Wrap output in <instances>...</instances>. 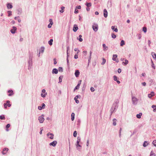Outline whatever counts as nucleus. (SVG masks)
<instances>
[{"label":"nucleus","mask_w":156,"mask_h":156,"mask_svg":"<svg viewBox=\"0 0 156 156\" xmlns=\"http://www.w3.org/2000/svg\"><path fill=\"white\" fill-rule=\"evenodd\" d=\"M32 57L31 55H30L29 56V60H28V69H31L32 66Z\"/></svg>","instance_id":"obj_2"},{"label":"nucleus","mask_w":156,"mask_h":156,"mask_svg":"<svg viewBox=\"0 0 156 156\" xmlns=\"http://www.w3.org/2000/svg\"><path fill=\"white\" fill-rule=\"evenodd\" d=\"M82 37V35H80L79 36V38L78 37H77V39L80 42H82L83 41L82 38H81Z\"/></svg>","instance_id":"obj_24"},{"label":"nucleus","mask_w":156,"mask_h":156,"mask_svg":"<svg viewBox=\"0 0 156 156\" xmlns=\"http://www.w3.org/2000/svg\"><path fill=\"white\" fill-rule=\"evenodd\" d=\"M53 41V40L52 39H50V40L48 41V43L50 45H51L52 44Z\"/></svg>","instance_id":"obj_30"},{"label":"nucleus","mask_w":156,"mask_h":156,"mask_svg":"<svg viewBox=\"0 0 156 156\" xmlns=\"http://www.w3.org/2000/svg\"><path fill=\"white\" fill-rule=\"evenodd\" d=\"M58 73V70L56 68H54L52 69V74H57Z\"/></svg>","instance_id":"obj_13"},{"label":"nucleus","mask_w":156,"mask_h":156,"mask_svg":"<svg viewBox=\"0 0 156 156\" xmlns=\"http://www.w3.org/2000/svg\"><path fill=\"white\" fill-rule=\"evenodd\" d=\"M8 13V16H10L12 15V11H8L7 12Z\"/></svg>","instance_id":"obj_38"},{"label":"nucleus","mask_w":156,"mask_h":156,"mask_svg":"<svg viewBox=\"0 0 156 156\" xmlns=\"http://www.w3.org/2000/svg\"><path fill=\"white\" fill-rule=\"evenodd\" d=\"M81 97V96L80 95H76L75 97L74 98V99H77L79 98H80Z\"/></svg>","instance_id":"obj_43"},{"label":"nucleus","mask_w":156,"mask_h":156,"mask_svg":"<svg viewBox=\"0 0 156 156\" xmlns=\"http://www.w3.org/2000/svg\"><path fill=\"white\" fill-rule=\"evenodd\" d=\"M58 70L59 72L63 71V68L62 67H59L58 68Z\"/></svg>","instance_id":"obj_44"},{"label":"nucleus","mask_w":156,"mask_h":156,"mask_svg":"<svg viewBox=\"0 0 156 156\" xmlns=\"http://www.w3.org/2000/svg\"><path fill=\"white\" fill-rule=\"evenodd\" d=\"M47 93H45L44 94H43V93H41V96L43 98H44L45 97L46 95H47Z\"/></svg>","instance_id":"obj_39"},{"label":"nucleus","mask_w":156,"mask_h":156,"mask_svg":"<svg viewBox=\"0 0 156 156\" xmlns=\"http://www.w3.org/2000/svg\"><path fill=\"white\" fill-rule=\"evenodd\" d=\"M49 22H50V25H52L53 24V22L52 21V20L51 19H50L49 20Z\"/></svg>","instance_id":"obj_52"},{"label":"nucleus","mask_w":156,"mask_h":156,"mask_svg":"<svg viewBox=\"0 0 156 156\" xmlns=\"http://www.w3.org/2000/svg\"><path fill=\"white\" fill-rule=\"evenodd\" d=\"M61 10H59V12L61 13H62L64 12V10L65 9V7L62 6L61 8Z\"/></svg>","instance_id":"obj_28"},{"label":"nucleus","mask_w":156,"mask_h":156,"mask_svg":"<svg viewBox=\"0 0 156 156\" xmlns=\"http://www.w3.org/2000/svg\"><path fill=\"white\" fill-rule=\"evenodd\" d=\"M132 99L133 102V104L134 105H136L137 103V102L138 101V99H137L135 97L132 96Z\"/></svg>","instance_id":"obj_3"},{"label":"nucleus","mask_w":156,"mask_h":156,"mask_svg":"<svg viewBox=\"0 0 156 156\" xmlns=\"http://www.w3.org/2000/svg\"><path fill=\"white\" fill-rule=\"evenodd\" d=\"M148 144V143L147 141H145L144 142L143 144V146L145 147H146Z\"/></svg>","instance_id":"obj_33"},{"label":"nucleus","mask_w":156,"mask_h":156,"mask_svg":"<svg viewBox=\"0 0 156 156\" xmlns=\"http://www.w3.org/2000/svg\"><path fill=\"white\" fill-rule=\"evenodd\" d=\"M90 90L91 92H94L95 90L94 88H93V87H91L90 88Z\"/></svg>","instance_id":"obj_54"},{"label":"nucleus","mask_w":156,"mask_h":156,"mask_svg":"<svg viewBox=\"0 0 156 156\" xmlns=\"http://www.w3.org/2000/svg\"><path fill=\"white\" fill-rule=\"evenodd\" d=\"M75 114L72 113L71 114V120L72 121L74 120V119Z\"/></svg>","instance_id":"obj_31"},{"label":"nucleus","mask_w":156,"mask_h":156,"mask_svg":"<svg viewBox=\"0 0 156 156\" xmlns=\"http://www.w3.org/2000/svg\"><path fill=\"white\" fill-rule=\"evenodd\" d=\"M12 28V29L10 30V32L12 34H14L15 33L16 31L17 30V28L15 26L13 27Z\"/></svg>","instance_id":"obj_7"},{"label":"nucleus","mask_w":156,"mask_h":156,"mask_svg":"<svg viewBox=\"0 0 156 156\" xmlns=\"http://www.w3.org/2000/svg\"><path fill=\"white\" fill-rule=\"evenodd\" d=\"M44 49V47H41V48L39 52L42 53H43Z\"/></svg>","instance_id":"obj_29"},{"label":"nucleus","mask_w":156,"mask_h":156,"mask_svg":"<svg viewBox=\"0 0 156 156\" xmlns=\"http://www.w3.org/2000/svg\"><path fill=\"white\" fill-rule=\"evenodd\" d=\"M77 134V133L76 131H74L73 133V136L74 137H76V136Z\"/></svg>","instance_id":"obj_42"},{"label":"nucleus","mask_w":156,"mask_h":156,"mask_svg":"<svg viewBox=\"0 0 156 156\" xmlns=\"http://www.w3.org/2000/svg\"><path fill=\"white\" fill-rule=\"evenodd\" d=\"M68 55H67V64L68 66H69V61L68 59Z\"/></svg>","instance_id":"obj_58"},{"label":"nucleus","mask_w":156,"mask_h":156,"mask_svg":"<svg viewBox=\"0 0 156 156\" xmlns=\"http://www.w3.org/2000/svg\"><path fill=\"white\" fill-rule=\"evenodd\" d=\"M54 60V65H55L56 64L57 62L56 61V59L55 58H54L53 59Z\"/></svg>","instance_id":"obj_57"},{"label":"nucleus","mask_w":156,"mask_h":156,"mask_svg":"<svg viewBox=\"0 0 156 156\" xmlns=\"http://www.w3.org/2000/svg\"><path fill=\"white\" fill-rule=\"evenodd\" d=\"M125 62H122V64H124V65H126L128 63V61L126 59L125 60Z\"/></svg>","instance_id":"obj_34"},{"label":"nucleus","mask_w":156,"mask_h":156,"mask_svg":"<svg viewBox=\"0 0 156 156\" xmlns=\"http://www.w3.org/2000/svg\"><path fill=\"white\" fill-rule=\"evenodd\" d=\"M38 108L39 110H41L42 109V108L41 107V106H38Z\"/></svg>","instance_id":"obj_61"},{"label":"nucleus","mask_w":156,"mask_h":156,"mask_svg":"<svg viewBox=\"0 0 156 156\" xmlns=\"http://www.w3.org/2000/svg\"><path fill=\"white\" fill-rule=\"evenodd\" d=\"M7 6L8 9H11L12 8V5L10 3H8L7 5Z\"/></svg>","instance_id":"obj_20"},{"label":"nucleus","mask_w":156,"mask_h":156,"mask_svg":"<svg viewBox=\"0 0 156 156\" xmlns=\"http://www.w3.org/2000/svg\"><path fill=\"white\" fill-rule=\"evenodd\" d=\"M104 16L105 18H106L108 16V12L106 9L104 10Z\"/></svg>","instance_id":"obj_12"},{"label":"nucleus","mask_w":156,"mask_h":156,"mask_svg":"<svg viewBox=\"0 0 156 156\" xmlns=\"http://www.w3.org/2000/svg\"><path fill=\"white\" fill-rule=\"evenodd\" d=\"M119 102H117L116 101L115 103H114L112 105V106L111 107L110 110L111 114L110 115V119L111 118L112 113L115 112V111L116 109V107L117 108L118 106L117 104Z\"/></svg>","instance_id":"obj_1"},{"label":"nucleus","mask_w":156,"mask_h":156,"mask_svg":"<svg viewBox=\"0 0 156 156\" xmlns=\"http://www.w3.org/2000/svg\"><path fill=\"white\" fill-rule=\"evenodd\" d=\"M112 29L114 31L116 32H117L118 31V30L117 28V27H116V28H115V26H112L111 27Z\"/></svg>","instance_id":"obj_15"},{"label":"nucleus","mask_w":156,"mask_h":156,"mask_svg":"<svg viewBox=\"0 0 156 156\" xmlns=\"http://www.w3.org/2000/svg\"><path fill=\"white\" fill-rule=\"evenodd\" d=\"M78 12H79L78 10H76V9L75 10V11H74V13H75V14H76V13H78Z\"/></svg>","instance_id":"obj_60"},{"label":"nucleus","mask_w":156,"mask_h":156,"mask_svg":"<svg viewBox=\"0 0 156 156\" xmlns=\"http://www.w3.org/2000/svg\"><path fill=\"white\" fill-rule=\"evenodd\" d=\"M151 55L154 58H156V54L155 53L152 52Z\"/></svg>","instance_id":"obj_35"},{"label":"nucleus","mask_w":156,"mask_h":156,"mask_svg":"<svg viewBox=\"0 0 156 156\" xmlns=\"http://www.w3.org/2000/svg\"><path fill=\"white\" fill-rule=\"evenodd\" d=\"M80 72L79 70H76L75 73V75L76 77H79L80 75Z\"/></svg>","instance_id":"obj_10"},{"label":"nucleus","mask_w":156,"mask_h":156,"mask_svg":"<svg viewBox=\"0 0 156 156\" xmlns=\"http://www.w3.org/2000/svg\"><path fill=\"white\" fill-rule=\"evenodd\" d=\"M150 156H155V154L152 151L151 152Z\"/></svg>","instance_id":"obj_37"},{"label":"nucleus","mask_w":156,"mask_h":156,"mask_svg":"<svg viewBox=\"0 0 156 156\" xmlns=\"http://www.w3.org/2000/svg\"><path fill=\"white\" fill-rule=\"evenodd\" d=\"M125 41H124L123 40H122L121 41V42L120 43V45L121 46H123L124 45H125Z\"/></svg>","instance_id":"obj_27"},{"label":"nucleus","mask_w":156,"mask_h":156,"mask_svg":"<svg viewBox=\"0 0 156 156\" xmlns=\"http://www.w3.org/2000/svg\"><path fill=\"white\" fill-rule=\"evenodd\" d=\"M10 102V101H9L7 100L6 101V103L4 104V106L5 108H6L7 106L9 107L11 106V105L9 103Z\"/></svg>","instance_id":"obj_4"},{"label":"nucleus","mask_w":156,"mask_h":156,"mask_svg":"<svg viewBox=\"0 0 156 156\" xmlns=\"http://www.w3.org/2000/svg\"><path fill=\"white\" fill-rule=\"evenodd\" d=\"M42 108H45V105L44 103H42L41 104V106Z\"/></svg>","instance_id":"obj_56"},{"label":"nucleus","mask_w":156,"mask_h":156,"mask_svg":"<svg viewBox=\"0 0 156 156\" xmlns=\"http://www.w3.org/2000/svg\"><path fill=\"white\" fill-rule=\"evenodd\" d=\"M57 144V142L56 141H54L52 142L50 144V146H52L53 147H55L56 145Z\"/></svg>","instance_id":"obj_14"},{"label":"nucleus","mask_w":156,"mask_h":156,"mask_svg":"<svg viewBox=\"0 0 156 156\" xmlns=\"http://www.w3.org/2000/svg\"><path fill=\"white\" fill-rule=\"evenodd\" d=\"M81 7L80 5H78L76 7V9H81Z\"/></svg>","instance_id":"obj_59"},{"label":"nucleus","mask_w":156,"mask_h":156,"mask_svg":"<svg viewBox=\"0 0 156 156\" xmlns=\"http://www.w3.org/2000/svg\"><path fill=\"white\" fill-rule=\"evenodd\" d=\"M62 76H60L59 77V81L58 82L59 83H61L62 82Z\"/></svg>","instance_id":"obj_36"},{"label":"nucleus","mask_w":156,"mask_h":156,"mask_svg":"<svg viewBox=\"0 0 156 156\" xmlns=\"http://www.w3.org/2000/svg\"><path fill=\"white\" fill-rule=\"evenodd\" d=\"M151 107L153 108V111L154 112H156V105H153Z\"/></svg>","instance_id":"obj_25"},{"label":"nucleus","mask_w":156,"mask_h":156,"mask_svg":"<svg viewBox=\"0 0 156 156\" xmlns=\"http://www.w3.org/2000/svg\"><path fill=\"white\" fill-rule=\"evenodd\" d=\"M154 95V92L153 91L151 92V93L148 94V97L149 98H151Z\"/></svg>","instance_id":"obj_16"},{"label":"nucleus","mask_w":156,"mask_h":156,"mask_svg":"<svg viewBox=\"0 0 156 156\" xmlns=\"http://www.w3.org/2000/svg\"><path fill=\"white\" fill-rule=\"evenodd\" d=\"M143 30L144 33H146L147 31V29L146 27H143Z\"/></svg>","instance_id":"obj_47"},{"label":"nucleus","mask_w":156,"mask_h":156,"mask_svg":"<svg viewBox=\"0 0 156 156\" xmlns=\"http://www.w3.org/2000/svg\"><path fill=\"white\" fill-rule=\"evenodd\" d=\"M74 58H75V59H77L78 58V55L76 54L74 56Z\"/></svg>","instance_id":"obj_64"},{"label":"nucleus","mask_w":156,"mask_h":156,"mask_svg":"<svg viewBox=\"0 0 156 156\" xmlns=\"http://www.w3.org/2000/svg\"><path fill=\"white\" fill-rule=\"evenodd\" d=\"M116 121H117V120L115 119H113L112 124L113 126H115L116 125Z\"/></svg>","instance_id":"obj_23"},{"label":"nucleus","mask_w":156,"mask_h":156,"mask_svg":"<svg viewBox=\"0 0 156 156\" xmlns=\"http://www.w3.org/2000/svg\"><path fill=\"white\" fill-rule=\"evenodd\" d=\"M106 62V60L105 59L103 58V61L101 63L102 65H104Z\"/></svg>","instance_id":"obj_49"},{"label":"nucleus","mask_w":156,"mask_h":156,"mask_svg":"<svg viewBox=\"0 0 156 156\" xmlns=\"http://www.w3.org/2000/svg\"><path fill=\"white\" fill-rule=\"evenodd\" d=\"M109 2L110 3V6L111 7L112 5V0H108V3Z\"/></svg>","instance_id":"obj_51"},{"label":"nucleus","mask_w":156,"mask_h":156,"mask_svg":"<svg viewBox=\"0 0 156 156\" xmlns=\"http://www.w3.org/2000/svg\"><path fill=\"white\" fill-rule=\"evenodd\" d=\"M153 145L156 147V140H154L152 142Z\"/></svg>","instance_id":"obj_45"},{"label":"nucleus","mask_w":156,"mask_h":156,"mask_svg":"<svg viewBox=\"0 0 156 156\" xmlns=\"http://www.w3.org/2000/svg\"><path fill=\"white\" fill-rule=\"evenodd\" d=\"M81 80H80L79 81L77 85L76 86V87L74 89V91H75L76 90H77L79 89L80 88V86L81 84Z\"/></svg>","instance_id":"obj_6"},{"label":"nucleus","mask_w":156,"mask_h":156,"mask_svg":"<svg viewBox=\"0 0 156 156\" xmlns=\"http://www.w3.org/2000/svg\"><path fill=\"white\" fill-rule=\"evenodd\" d=\"M80 140H81L80 137L78 136L77 137V140L76 142V143H80Z\"/></svg>","instance_id":"obj_41"},{"label":"nucleus","mask_w":156,"mask_h":156,"mask_svg":"<svg viewBox=\"0 0 156 156\" xmlns=\"http://www.w3.org/2000/svg\"><path fill=\"white\" fill-rule=\"evenodd\" d=\"M112 37L113 38L115 39L116 37V36L114 33L112 34Z\"/></svg>","instance_id":"obj_46"},{"label":"nucleus","mask_w":156,"mask_h":156,"mask_svg":"<svg viewBox=\"0 0 156 156\" xmlns=\"http://www.w3.org/2000/svg\"><path fill=\"white\" fill-rule=\"evenodd\" d=\"M93 29L94 31L95 32L97 31L98 30V25H96L95 26L93 25L92 26Z\"/></svg>","instance_id":"obj_17"},{"label":"nucleus","mask_w":156,"mask_h":156,"mask_svg":"<svg viewBox=\"0 0 156 156\" xmlns=\"http://www.w3.org/2000/svg\"><path fill=\"white\" fill-rule=\"evenodd\" d=\"M142 115V113H140L139 114L136 115V117L138 119H140L141 118V116Z\"/></svg>","instance_id":"obj_26"},{"label":"nucleus","mask_w":156,"mask_h":156,"mask_svg":"<svg viewBox=\"0 0 156 156\" xmlns=\"http://www.w3.org/2000/svg\"><path fill=\"white\" fill-rule=\"evenodd\" d=\"M69 49V46H67V55H68V57L69 56V55H68V50Z\"/></svg>","instance_id":"obj_50"},{"label":"nucleus","mask_w":156,"mask_h":156,"mask_svg":"<svg viewBox=\"0 0 156 156\" xmlns=\"http://www.w3.org/2000/svg\"><path fill=\"white\" fill-rule=\"evenodd\" d=\"M5 119L4 115H1L0 116V119Z\"/></svg>","instance_id":"obj_48"},{"label":"nucleus","mask_w":156,"mask_h":156,"mask_svg":"<svg viewBox=\"0 0 156 156\" xmlns=\"http://www.w3.org/2000/svg\"><path fill=\"white\" fill-rule=\"evenodd\" d=\"M8 93H9L8 94V96H11L13 94V91L12 90H9L8 91Z\"/></svg>","instance_id":"obj_21"},{"label":"nucleus","mask_w":156,"mask_h":156,"mask_svg":"<svg viewBox=\"0 0 156 156\" xmlns=\"http://www.w3.org/2000/svg\"><path fill=\"white\" fill-rule=\"evenodd\" d=\"M78 28L77 27V26L76 24L74 25L73 29V30L74 31V32H76L78 30Z\"/></svg>","instance_id":"obj_11"},{"label":"nucleus","mask_w":156,"mask_h":156,"mask_svg":"<svg viewBox=\"0 0 156 156\" xmlns=\"http://www.w3.org/2000/svg\"><path fill=\"white\" fill-rule=\"evenodd\" d=\"M80 122V119H78L77 121V125H79Z\"/></svg>","instance_id":"obj_62"},{"label":"nucleus","mask_w":156,"mask_h":156,"mask_svg":"<svg viewBox=\"0 0 156 156\" xmlns=\"http://www.w3.org/2000/svg\"><path fill=\"white\" fill-rule=\"evenodd\" d=\"M47 136L48 137L50 135V136L49 137V138L51 139H53L54 134L52 133H48L47 134Z\"/></svg>","instance_id":"obj_8"},{"label":"nucleus","mask_w":156,"mask_h":156,"mask_svg":"<svg viewBox=\"0 0 156 156\" xmlns=\"http://www.w3.org/2000/svg\"><path fill=\"white\" fill-rule=\"evenodd\" d=\"M76 146L77 150L79 151H80V149L79 147H81V146L80 145L79 143H76Z\"/></svg>","instance_id":"obj_19"},{"label":"nucleus","mask_w":156,"mask_h":156,"mask_svg":"<svg viewBox=\"0 0 156 156\" xmlns=\"http://www.w3.org/2000/svg\"><path fill=\"white\" fill-rule=\"evenodd\" d=\"M44 115L42 114L41 116L39 117L38 120L40 123H42L43 122L44 120Z\"/></svg>","instance_id":"obj_5"},{"label":"nucleus","mask_w":156,"mask_h":156,"mask_svg":"<svg viewBox=\"0 0 156 156\" xmlns=\"http://www.w3.org/2000/svg\"><path fill=\"white\" fill-rule=\"evenodd\" d=\"M151 62H152V65H151V66H152V68H153V69H155V67L154 66V63H153V62L152 61H151Z\"/></svg>","instance_id":"obj_53"},{"label":"nucleus","mask_w":156,"mask_h":156,"mask_svg":"<svg viewBox=\"0 0 156 156\" xmlns=\"http://www.w3.org/2000/svg\"><path fill=\"white\" fill-rule=\"evenodd\" d=\"M121 72V70L119 68L118 70V73H120Z\"/></svg>","instance_id":"obj_63"},{"label":"nucleus","mask_w":156,"mask_h":156,"mask_svg":"<svg viewBox=\"0 0 156 156\" xmlns=\"http://www.w3.org/2000/svg\"><path fill=\"white\" fill-rule=\"evenodd\" d=\"M103 47V50L106 51L108 49V47L106 46L105 44H102Z\"/></svg>","instance_id":"obj_18"},{"label":"nucleus","mask_w":156,"mask_h":156,"mask_svg":"<svg viewBox=\"0 0 156 156\" xmlns=\"http://www.w3.org/2000/svg\"><path fill=\"white\" fill-rule=\"evenodd\" d=\"M117 55L116 54H114L113 55V58H112V60L114 61H116V62L117 61H116V58H117ZM118 62V61H117V62Z\"/></svg>","instance_id":"obj_22"},{"label":"nucleus","mask_w":156,"mask_h":156,"mask_svg":"<svg viewBox=\"0 0 156 156\" xmlns=\"http://www.w3.org/2000/svg\"><path fill=\"white\" fill-rule=\"evenodd\" d=\"M85 5L87 6V7H89L91 6V3L87 2L85 4Z\"/></svg>","instance_id":"obj_32"},{"label":"nucleus","mask_w":156,"mask_h":156,"mask_svg":"<svg viewBox=\"0 0 156 156\" xmlns=\"http://www.w3.org/2000/svg\"><path fill=\"white\" fill-rule=\"evenodd\" d=\"M113 78H114V80L115 81H116L117 80V77L116 76H115V75L114 76H113Z\"/></svg>","instance_id":"obj_55"},{"label":"nucleus","mask_w":156,"mask_h":156,"mask_svg":"<svg viewBox=\"0 0 156 156\" xmlns=\"http://www.w3.org/2000/svg\"><path fill=\"white\" fill-rule=\"evenodd\" d=\"M10 125L9 124H8L6 125V128L7 129H6V131H9V129H7L9 128L10 127Z\"/></svg>","instance_id":"obj_40"},{"label":"nucleus","mask_w":156,"mask_h":156,"mask_svg":"<svg viewBox=\"0 0 156 156\" xmlns=\"http://www.w3.org/2000/svg\"><path fill=\"white\" fill-rule=\"evenodd\" d=\"M8 149L7 148H4L2 151V153L3 154H6V153L8 151Z\"/></svg>","instance_id":"obj_9"}]
</instances>
